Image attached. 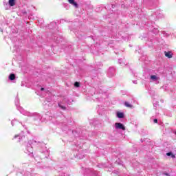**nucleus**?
<instances>
[{
	"label": "nucleus",
	"mask_w": 176,
	"mask_h": 176,
	"mask_svg": "<svg viewBox=\"0 0 176 176\" xmlns=\"http://www.w3.org/2000/svg\"><path fill=\"white\" fill-rule=\"evenodd\" d=\"M31 145H39L41 148H43V150H41V153H45V157H47V156H49V150H47L46 144L43 142H38L35 140H32L29 141L28 144L26 145L24 152L25 153H27V155H32V153H33L34 152L32 149V146Z\"/></svg>",
	"instance_id": "obj_1"
},
{
	"label": "nucleus",
	"mask_w": 176,
	"mask_h": 176,
	"mask_svg": "<svg viewBox=\"0 0 176 176\" xmlns=\"http://www.w3.org/2000/svg\"><path fill=\"white\" fill-rule=\"evenodd\" d=\"M25 122H27V118H25V117H21V120L20 121H17L16 119H14L12 120L11 122V124L12 126H16V124H21V126H23V127H25V125L23 124V123H25Z\"/></svg>",
	"instance_id": "obj_2"
},
{
	"label": "nucleus",
	"mask_w": 176,
	"mask_h": 176,
	"mask_svg": "<svg viewBox=\"0 0 176 176\" xmlns=\"http://www.w3.org/2000/svg\"><path fill=\"white\" fill-rule=\"evenodd\" d=\"M16 105V109H18V111H19L20 113H22V115H23L24 116H32V113H30V111H27L26 110H25L23 107Z\"/></svg>",
	"instance_id": "obj_3"
},
{
	"label": "nucleus",
	"mask_w": 176,
	"mask_h": 176,
	"mask_svg": "<svg viewBox=\"0 0 176 176\" xmlns=\"http://www.w3.org/2000/svg\"><path fill=\"white\" fill-rule=\"evenodd\" d=\"M72 100H68V99L67 98H63L62 102H60L58 103V107H60V108H61V109L65 110V106L63 105V104H64V102H66L67 104H71V102H72Z\"/></svg>",
	"instance_id": "obj_4"
},
{
	"label": "nucleus",
	"mask_w": 176,
	"mask_h": 176,
	"mask_svg": "<svg viewBox=\"0 0 176 176\" xmlns=\"http://www.w3.org/2000/svg\"><path fill=\"white\" fill-rule=\"evenodd\" d=\"M159 80H160V77L157 75H151L150 76V81L151 82H155L157 85L159 83Z\"/></svg>",
	"instance_id": "obj_5"
},
{
	"label": "nucleus",
	"mask_w": 176,
	"mask_h": 176,
	"mask_svg": "<svg viewBox=\"0 0 176 176\" xmlns=\"http://www.w3.org/2000/svg\"><path fill=\"white\" fill-rule=\"evenodd\" d=\"M115 129L116 130H126V127L124 126V125L120 122L115 123Z\"/></svg>",
	"instance_id": "obj_6"
},
{
	"label": "nucleus",
	"mask_w": 176,
	"mask_h": 176,
	"mask_svg": "<svg viewBox=\"0 0 176 176\" xmlns=\"http://www.w3.org/2000/svg\"><path fill=\"white\" fill-rule=\"evenodd\" d=\"M14 5H16L14 0H9L8 3H4V6H5L6 10H8V9H9V8H10V6H14Z\"/></svg>",
	"instance_id": "obj_7"
},
{
	"label": "nucleus",
	"mask_w": 176,
	"mask_h": 176,
	"mask_svg": "<svg viewBox=\"0 0 176 176\" xmlns=\"http://www.w3.org/2000/svg\"><path fill=\"white\" fill-rule=\"evenodd\" d=\"M85 173L86 174H89V175L90 176H96L97 175V171H95L93 169H86L85 170Z\"/></svg>",
	"instance_id": "obj_8"
},
{
	"label": "nucleus",
	"mask_w": 176,
	"mask_h": 176,
	"mask_svg": "<svg viewBox=\"0 0 176 176\" xmlns=\"http://www.w3.org/2000/svg\"><path fill=\"white\" fill-rule=\"evenodd\" d=\"M115 75V69L110 67L108 72V76L111 77Z\"/></svg>",
	"instance_id": "obj_9"
},
{
	"label": "nucleus",
	"mask_w": 176,
	"mask_h": 176,
	"mask_svg": "<svg viewBox=\"0 0 176 176\" xmlns=\"http://www.w3.org/2000/svg\"><path fill=\"white\" fill-rule=\"evenodd\" d=\"M69 3H70V5H72L73 6H74V8H78L79 6L78 5V3L76 2H75V0H67Z\"/></svg>",
	"instance_id": "obj_10"
},
{
	"label": "nucleus",
	"mask_w": 176,
	"mask_h": 176,
	"mask_svg": "<svg viewBox=\"0 0 176 176\" xmlns=\"http://www.w3.org/2000/svg\"><path fill=\"white\" fill-rule=\"evenodd\" d=\"M117 118H118V119H123L124 114L122 112H117Z\"/></svg>",
	"instance_id": "obj_11"
},
{
	"label": "nucleus",
	"mask_w": 176,
	"mask_h": 176,
	"mask_svg": "<svg viewBox=\"0 0 176 176\" xmlns=\"http://www.w3.org/2000/svg\"><path fill=\"white\" fill-rule=\"evenodd\" d=\"M165 56L168 57V58H171V57H173V53H171V52H165Z\"/></svg>",
	"instance_id": "obj_12"
},
{
	"label": "nucleus",
	"mask_w": 176,
	"mask_h": 176,
	"mask_svg": "<svg viewBox=\"0 0 176 176\" xmlns=\"http://www.w3.org/2000/svg\"><path fill=\"white\" fill-rule=\"evenodd\" d=\"M35 116H36L35 118H34L35 120H41L42 119V116H40L39 113H36Z\"/></svg>",
	"instance_id": "obj_13"
},
{
	"label": "nucleus",
	"mask_w": 176,
	"mask_h": 176,
	"mask_svg": "<svg viewBox=\"0 0 176 176\" xmlns=\"http://www.w3.org/2000/svg\"><path fill=\"white\" fill-rule=\"evenodd\" d=\"M9 79L10 80H14V79H16V75H14V74H11L9 76Z\"/></svg>",
	"instance_id": "obj_14"
},
{
	"label": "nucleus",
	"mask_w": 176,
	"mask_h": 176,
	"mask_svg": "<svg viewBox=\"0 0 176 176\" xmlns=\"http://www.w3.org/2000/svg\"><path fill=\"white\" fill-rule=\"evenodd\" d=\"M167 156H170L172 159H175V155L173 154L172 152H169L166 153Z\"/></svg>",
	"instance_id": "obj_15"
},
{
	"label": "nucleus",
	"mask_w": 176,
	"mask_h": 176,
	"mask_svg": "<svg viewBox=\"0 0 176 176\" xmlns=\"http://www.w3.org/2000/svg\"><path fill=\"white\" fill-rule=\"evenodd\" d=\"M24 137V135H16L14 138H19V141H21V140H23V138Z\"/></svg>",
	"instance_id": "obj_16"
},
{
	"label": "nucleus",
	"mask_w": 176,
	"mask_h": 176,
	"mask_svg": "<svg viewBox=\"0 0 176 176\" xmlns=\"http://www.w3.org/2000/svg\"><path fill=\"white\" fill-rule=\"evenodd\" d=\"M124 105H125V107H127V108H133V105L130 104V103H129V102H125Z\"/></svg>",
	"instance_id": "obj_17"
},
{
	"label": "nucleus",
	"mask_w": 176,
	"mask_h": 176,
	"mask_svg": "<svg viewBox=\"0 0 176 176\" xmlns=\"http://www.w3.org/2000/svg\"><path fill=\"white\" fill-rule=\"evenodd\" d=\"M80 85V84L79 83V82H76L74 83L75 87H79Z\"/></svg>",
	"instance_id": "obj_18"
},
{
	"label": "nucleus",
	"mask_w": 176,
	"mask_h": 176,
	"mask_svg": "<svg viewBox=\"0 0 176 176\" xmlns=\"http://www.w3.org/2000/svg\"><path fill=\"white\" fill-rule=\"evenodd\" d=\"M153 105H154L155 107H157V105H159V102H155V100H153Z\"/></svg>",
	"instance_id": "obj_19"
},
{
	"label": "nucleus",
	"mask_w": 176,
	"mask_h": 176,
	"mask_svg": "<svg viewBox=\"0 0 176 176\" xmlns=\"http://www.w3.org/2000/svg\"><path fill=\"white\" fill-rule=\"evenodd\" d=\"M153 122H154V123H157V119H154Z\"/></svg>",
	"instance_id": "obj_20"
},
{
	"label": "nucleus",
	"mask_w": 176,
	"mask_h": 176,
	"mask_svg": "<svg viewBox=\"0 0 176 176\" xmlns=\"http://www.w3.org/2000/svg\"><path fill=\"white\" fill-rule=\"evenodd\" d=\"M119 64H122V59L118 60Z\"/></svg>",
	"instance_id": "obj_21"
},
{
	"label": "nucleus",
	"mask_w": 176,
	"mask_h": 176,
	"mask_svg": "<svg viewBox=\"0 0 176 176\" xmlns=\"http://www.w3.org/2000/svg\"><path fill=\"white\" fill-rule=\"evenodd\" d=\"M133 82L135 83V84H137V81L136 80L133 81Z\"/></svg>",
	"instance_id": "obj_22"
},
{
	"label": "nucleus",
	"mask_w": 176,
	"mask_h": 176,
	"mask_svg": "<svg viewBox=\"0 0 176 176\" xmlns=\"http://www.w3.org/2000/svg\"><path fill=\"white\" fill-rule=\"evenodd\" d=\"M41 91H43V90H45V88H41Z\"/></svg>",
	"instance_id": "obj_23"
},
{
	"label": "nucleus",
	"mask_w": 176,
	"mask_h": 176,
	"mask_svg": "<svg viewBox=\"0 0 176 176\" xmlns=\"http://www.w3.org/2000/svg\"><path fill=\"white\" fill-rule=\"evenodd\" d=\"M175 134H176V132H175Z\"/></svg>",
	"instance_id": "obj_24"
}]
</instances>
